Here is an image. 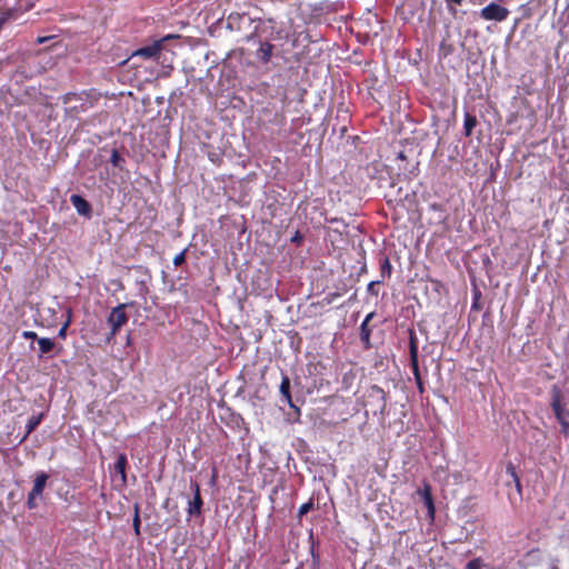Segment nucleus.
<instances>
[{
    "mask_svg": "<svg viewBox=\"0 0 569 569\" xmlns=\"http://www.w3.org/2000/svg\"><path fill=\"white\" fill-rule=\"evenodd\" d=\"M363 406L372 412L373 416H386L387 409V393L385 390L377 386H370L365 395Z\"/></svg>",
    "mask_w": 569,
    "mask_h": 569,
    "instance_id": "obj_1",
    "label": "nucleus"
},
{
    "mask_svg": "<svg viewBox=\"0 0 569 569\" xmlns=\"http://www.w3.org/2000/svg\"><path fill=\"white\" fill-rule=\"evenodd\" d=\"M550 407L555 413L557 421L561 427V432L566 436L569 435V410L563 402V395L558 386H552Z\"/></svg>",
    "mask_w": 569,
    "mask_h": 569,
    "instance_id": "obj_2",
    "label": "nucleus"
},
{
    "mask_svg": "<svg viewBox=\"0 0 569 569\" xmlns=\"http://www.w3.org/2000/svg\"><path fill=\"white\" fill-rule=\"evenodd\" d=\"M127 305L120 303L114 307L107 318V322L110 326V332L107 336V341L110 342L119 330L128 322V315L126 312Z\"/></svg>",
    "mask_w": 569,
    "mask_h": 569,
    "instance_id": "obj_3",
    "label": "nucleus"
},
{
    "mask_svg": "<svg viewBox=\"0 0 569 569\" xmlns=\"http://www.w3.org/2000/svg\"><path fill=\"white\" fill-rule=\"evenodd\" d=\"M409 356L410 367L417 383V388L420 395L425 392V385L421 378L418 360V339L413 330H410L409 335Z\"/></svg>",
    "mask_w": 569,
    "mask_h": 569,
    "instance_id": "obj_4",
    "label": "nucleus"
},
{
    "mask_svg": "<svg viewBox=\"0 0 569 569\" xmlns=\"http://www.w3.org/2000/svg\"><path fill=\"white\" fill-rule=\"evenodd\" d=\"M179 36L168 34L159 40H154L152 43L141 47L134 50L131 58H142L144 60L157 59L163 49V43L169 39L178 38Z\"/></svg>",
    "mask_w": 569,
    "mask_h": 569,
    "instance_id": "obj_5",
    "label": "nucleus"
},
{
    "mask_svg": "<svg viewBox=\"0 0 569 569\" xmlns=\"http://www.w3.org/2000/svg\"><path fill=\"white\" fill-rule=\"evenodd\" d=\"M510 11L507 7L501 4L500 1H492L486 7H483L480 11V17L486 21H505Z\"/></svg>",
    "mask_w": 569,
    "mask_h": 569,
    "instance_id": "obj_6",
    "label": "nucleus"
},
{
    "mask_svg": "<svg viewBox=\"0 0 569 569\" xmlns=\"http://www.w3.org/2000/svg\"><path fill=\"white\" fill-rule=\"evenodd\" d=\"M190 490L192 498L188 500L187 513L189 518L199 517L202 512L203 499L200 492V485L196 480H190Z\"/></svg>",
    "mask_w": 569,
    "mask_h": 569,
    "instance_id": "obj_7",
    "label": "nucleus"
},
{
    "mask_svg": "<svg viewBox=\"0 0 569 569\" xmlns=\"http://www.w3.org/2000/svg\"><path fill=\"white\" fill-rule=\"evenodd\" d=\"M70 201L79 214L87 218L91 217L92 207L82 196L72 194Z\"/></svg>",
    "mask_w": 569,
    "mask_h": 569,
    "instance_id": "obj_8",
    "label": "nucleus"
},
{
    "mask_svg": "<svg viewBox=\"0 0 569 569\" xmlns=\"http://www.w3.org/2000/svg\"><path fill=\"white\" fill-rule=\"evenodd\" d=\"M274 46L268 41L259 40V48L256 51V58L263 64L271 61Z\"/></svg>",
    "mask_w": 569,
    "mask_h": 569,
    "instance_id": "obj_9",
    "label": "nucleus"
},
{
    "mask_svg": "<svg viewBox=\"0 0 569 569\" xmlns=\"http://www.w3.org/2000/svg\"><path fill=\"white\" fill-rule=\"evenodd\" d=\"M373 317L375 312L368 313L360 326V340L366 349L371 348L370 337L372 330L369 327V322Z\"/></svg>",
    "mask_w": 569,
    "mask_h": 569,
    "instance_id": "obj_10",
    "label": "nucleus"
},
{
    "mask_svg": "<svg viewBox=\"0 0 569 569\" xmlns=\"http://www.w3.org/2000/svg\"><path fill=\"white\" fill-rule=\"evenodd\" d=\"M48 479H49V475L48 473H46L44 471L38 472L36 475V478H34V481H33V487L30 490V492H32L33 495H37L39 497H42V493H43V490H44V488L47 486Z\"/></svg>",
    "mask_w": 569,
    "mask_h": 569,
    "instance_id": "obj_11",
    "label": "nucleus"
},
{
    "mask_svg": "<svg viewBox=\"0 0 569 569\" xmlns=\"http://www.w3.org/2000/svg\"><path fill=\"white\" fill-rule=\"evenodd\" d=\"M280 393L282 397V401H284L291 408H295L292 402L291 393H290V379L287 375H283L280 383Z\"/></svg>",
    "mask_w": 569,
    "mask_h": 569,
    "instance_id": "obj_12",
    "label": "nucleus"
},
{
    "mask_svg": "<svg viewBox=\"0 0 569 569\" xmlns=\"http://www.w3.org/2000/svg\"><path fill=\"white\" fill-rule=\"evenodd\" d=\"M127 463H128V460H127V456L124 453H120L117 457V460L114 462V472L120 475L122 485L127 483V472H126Z\"/></svg>",
    "mask_w": 569,
    "mask_h": 569,
    "instance_id": "obj_13",
    "label": "nucleus"
},
{
    "mask_svg": "<svg viewBox=\"0 0 569 569\" xmlns=\"http://www.w3.org/2000/svg\"><path fill=\"white\" fill-rule=\"evenodd\" d=\"M421 495L423 498V502L428 509V513L431 517V519H433L436 509H435L433 498H432V493H431V489H430L429 485L425 486Z\"/></svg>",
    "mask_w": 569,
    "mask_h": 569,
    "instance_id": "obj_14",
    "label": "nucleus"
},
{
    "mask_svg": "<svg viewBox=\"0 0 569 569\" xmlns=\"http://www.w3.org/2000/svg\"><path fill=\"white\" fill-rule=\"evenodd\" d=\"M43 419V413L33 415L28 419V422L26 425V435L22 438V441L27 439V437L38 428V426L41 423Z\"/></svg>",
    "mask_w": 569,
    "mask_h": 569,
    "instance_id": "obj_15",
    "label": "nucleus"
},
{
    "mask_svg": "<svg viewBox=\"0 0 569 569\" xmlns=\"http://www.w3.org/2000/svg\"><path fill=\"white\" fill-rule=\"evenodd\" d=\"M477 123L478 121L475 114H471L470 112L465 113L463 130L466 137H470L472 134V131Z\"/></svg>",
    "mask_w": 569,
    "mask_h": 569,
    "instance_id": "obj_16",
    "label": "nucleus"
},
{
    "mask_svg": "<svg viewBox=\"0 0 569 569\" xmlns=\"http://www.w3.org/2000/svg\"><path fill=\"white\" fill-rule=\"evenodd\" d=\"M38 345H39V350H40V355H39L40 357L43 355L50 353L56 347L54 341L50 338L38 339Z\"/></svg>",
    "mask_w": 569,
    "mask_h": 569,
    "instance_id": "obj_17",
    "label": "nucleus"
},
{
    "mask_svg": "<svg viewBox=\"0 0 569 569\" xmlns=\"http://www.w3.org/2000/svg\"><path fill=\"white\" fill-rule=\"evenodd\" d=\"M391 272H392V266L390 263V260L388 257H383L380 260V274L382 278L381 280H383L385 278H390Z\"/></svg>",
    "mask_w": 569,
    "mask_h": 569,
    "instance_id": "obj_18",
    "label": "nucleus"
},
{
    "mask_svg": "<svg viewBox=\"0 0 569 569\" xmlns=\"http://www.w3.org/2000/svg\"><path fill=\"white\" fill-rule=\"evenodd\" d=\"M71 317H72V310L70 308H68L67 309V320L64 321V323L61 326V328L58 331V337L60 339H66L67 330L71 323Z\"/></svg>",
    "mask_w": 569,
    "mask_h": 569,
    "instance_id": "obj_19",
    "label": "nucleus"
},
{
    "mask_svg": "<svg viewBox=\"0 0 569 569\" xmlns=\"http://www.w3.org/2000/svg\"><path fill=\"white\" fill-rule=\"evenodd\" d=\"M110 162L113 167H117L119 169L123 168V163L126 162L124 158L119 153L117 149L112 150Z\"/></svg>",
    "mask_w": 569,
    "mask_h": 569,
    "instance_id": "obj_20",
    "label": "nucleus"
},
{
    "mask_svg": "<svg viewBox=\"0 0 569 569\" xmlns=\"http://www.w3.org/2000/svg\"><path fill=\"white\" fill-rule=\"evenodd\" d=\"M506 471H507L508 475H510L513 478V480L516 481L517 488L520 490L521 489L520 479H519V477H518V475L516 472L515 466L511 462H509L507 465Z\"/></svg>",
    "mask_w": 569,
    "mask_h": 569,
    "instance_id": "obj_21",
    "label": "nucleus"
},
{
    "mask_svg": "<svg viewBox=\"0 0 569 569\" xmlns=\"http://www.w3.org/2000/svg\"><path fill=\"white\" fill-rule=\"evenodd\" d=\"M312 509H313V501L310 499L308 502L302 503L299 507L298 517L301 519L305 515H307Z\"/></svg>",
    "mask_w": 569,
    "mask_h": 569,
    "instance_id": "obj_22",
    "label": "nucleus"
},
{
    "mask_svg": "<svg viewBox=\"0 0 569 569\" xmlns=\"http://www.w3.org/2000/svg\"><path fill=\"white\" fill-rule=\"evenodd\" d=\"M485 566L481 558H473L467 562L466 569H482Z\"/></svg>",
    "mask_w": 569,
    "mask_h": 569,
    "instance_id": "obj_23",
    "label": "nucleus"
},
{
    "mask_svg": "<svg viewBox=\"0 0 569 569\" xmlns=\"http://www.w3.org/2000/svg\"><path fill=\"white\" fill-rule=\"evenodd\" d=\"M81 99L80 94L77 92H68L61 97V101L63 104H68L73 100Z\"/></svg>",
    "mask_w": 569,
    "mask_h": 569,
    "instance_id": "obj_24",
    "label": "nucleus"
},
{
    "mask_svg": "<svg viewBox=\"0 0 569 569\" xmlns=\"http://www.w3.org/2000/svg\"><path fill=\"white\" fill-rule=\"evenodd\" d=\"M381 282H382V280H376V281L369 282L368 286H367L368 293H370L371 296L377 297L379 295L377 286L380 284Z\"/></svg>",
    "mask_w": 569,
    "mask_h": 569,
    "instance_id": "obj_25",
    "label": "nucleus"
},
{
    "mask_svg": "<svg viewBox=\"0 0 569 569\" xmlns=\"http://www.w3.org/2000/svg\"><path fill=\"white\" fill-rule=\"evenodd\" d=\"M40 498L39 496L37 495H33L32 492H29L28 493V499H27V507L29 509H34L38 507V502H37V499Z\"/></svg>",
    "mask_w": 569,
    "mask_h": 569,
    "instance_id": "obj_26",
    "label": "nucleus"
},
{
    "mask_svg": "<svg viewBox=\"0 0 569 569\" xmlns=\"http://www.w3.org/2000/svg\"><path fill=\"white\" fill-rule=\"evenodd\" d=\"M186 252H187V249H184L183 251H181L180 253L174 256L173 264L176 267H180L181 264H183L186 262Z\"/></svg>",
    "mask_w": 569,
    "mask_h": 569,
    "instance_id": "obj_27",
    "label": "nucleus"
},
{
    "mask_svg": "<svg viewBox=\"0 0 569 569\" xmlns=\"http://www.w3.org/2000/svg\"><path fill=\"white\" fill-rule=\"evenodd\" d=\"M140 523L141 522H140L139 511H138V508H136L132 526H133L134 533L137 536L140 535Z\"/></svg>",
    "mask_w": 569,
    "mask_h": 569,
    "instance_id": "obj_28",
    "label": "nucleus"
},
{
    "mask_svg": "<svg viewBox=\"0 0 569 569\" xmlns=\"http://www.w3.org/2000/svg\"><path fill=\"white\" fill-rule=\"evenodd\" d=\"M21 336L24 339H31V340H37V341H38V339H40L34 331H23L21 333Z\"/></svg>",
    "mask_w": 569,
    "mask_h": 569,
    "instance_id": "obj_29",
    "label": "nucleus"
},
{
    "mask_svg": "<svg viewBox=\"0 0 569 569\" xmlns=\"http://www.w3.org/2000/svg\"><path fill=\"white\" fill-rule=\"evenodd\" d=\"M302 240V236L299 232H296V234L292 237L291 241L299 243Z\"/></svg>",
    "mask_w": 569,
    "mask_h": 569,
    "instance_id": "obj_30",
    "label": "nucleus"
},
{
    "mask_svg": "<svg viewBox=\"0 0 569 569\" xmlns=\"http://www.w3.org/2000/svg\"><path fill=\"white\" fill-rule=\"evenodd\" d=\"M448 2L455 3L457 6H460L463 0H447Z\"/></svg>",
    "mask_w": 569,
    "mask_h": 569,
    "instance_id": "obj_31",
    "label": "nucleus"
},
{
    "mask_svg": "<svg viewBox=\"0 0 569 569\" xmlns=\"http://www.w3.org/2000/svg\"><path fill=\"white\" fill-rule=\"evenodd\" d=\"M398 159H401V160L406 159V156L402 151L398 153Z\"/></svg>",
    "mask_w": 569,
    "mask_h": 569,
    "instance_id": "obj_32",
    "label": "nucleus"
},
{
    "mask_svg": "<svg viewBox=\"0 0 569 569\" xmlns=\"http://www.w3.org/2000/svg\"><path fill=\"white\" fill-rule=\"evenodd\" d=\"M216 477H217V469H216V468H213L212 479L214 480V479H216Z\"/></svg>",
    "mask_w": 569,
    "mask_h": 569,
    "instance_id": "obj_33",
    "label": "nucleus"
},
{
    "mask_svg": "<svg viewBox=\"0 0 569 569\" xmlns=\"http://www.w3.org/2000/svg\"><path fill=\"white\" fill-rule=\"evenodd\" d=\"M44 40H46V38H39V39H38V42H39V43H42Z\"/></svg>",
    "mask_w": 569,
    "mask_h": 569,
    "instance_id": "obj_34",
    "label": "nucleus"
},
{
    "mask_svg": "<svg viewBox=\"0 0 569 569\" xmlns=\"http://www.w3.org/2000/svg\"><path fill=\"white\" fill-rule=\"evenodd\" d=\"M87 108H88V107H87L84 103L81 106V110H82V111H83V110H86Z\"/></svg>",
    "mask_w": 569,
    "mask_h": 569,
    "instance_id": "obj_35",
    "label": "nucleus"
}]
</instances>
